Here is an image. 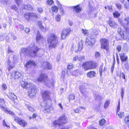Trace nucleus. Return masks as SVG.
Instances as JSON below:
<instances>
[{
	"label": "nucleus",
	"instance_id": "nucleus-1",
	"mask_svg": "<svg viewBox=\"0 0 129 129\" xmlns=\"http://www.w3.org/2000/svg\"><path fill=\"white\" fill-rule=\"evenodd\" d=\"M47 41L50 49L55 48L58 44L57 37L54 33L50 34L47 38Z\"/></svg>",
	"mask_w": 129,
	"mask_h": 129
},
{
	"label": "nucleus",
	"instance_id": "nucleus-2",
	"mask_svg": "<svg viewBox=\"0 0 129 129\" xmlns=\"http://www.w3.org/2000/svg\"><path fill=\"white\" fill-rule=\"evenodd\" d=\"M37 80L39 82L43 83L47 87L49 88H53L54 86V81L51 79L49 80L47 76L45 74L41 73L39 77L37 79Z\"/></svg>",
	"mask_w": 129,
	"mask_h": 129
},
{
	"label": "nucleus",
	"instance_id": "nucleus-3",
	"mask_svg": "<svg viewBox=\"0 0 129 129\" xmlns=\"http://www.w3.org/2000/svg\"><path fill=\"white\" fill-rule=\"evenodd\" d=\"M39 49L36 46L34 45L30 48H22L20 54H21L22 53H23L25 55H28L32 57H34L36 56L37 52Z\"/></svg>",
	"mask_w": 129,
	"mask_h": 129
},
{
	"label": "nucleus",
	"instance_id": "nucleus-4",
	"mask_svg": "<svg viewBox=\"0 0 129 129\" xmlns=\"http://www.w3.org/2000/svg\"><path fill=\"white\" fill-rule=\"evenodd\" d=\"M67 122V117L65 115L60 117L58 119L56 120L53 122L52 126L56 127L57 126H59L60 129H68V127L62 125L63 124L66 123Z\"/></svg>",
	"mask_w": 129,
	"mask_h": 129
},
{
	"label": "nucleus",
	"instance_id": "nucleus-5",
	"mask_svg": "<svg viewBox=\"0 0 129 129\" xmlns=\"http://www.w3.org/2000/svg\"><path fill=\"white\" fill-rule=\"evenodd\" d=\"M21 85L23 88L26 89L30 88L28 92L29 96L31 98H33L36 95V90L33 84L31 83L29 84L24 81H22L21 82Z\"/></svg>",
	"mask_w": 129,
	"mask_h": 129
},
{
	"label": "nucleus",
	"instance_id": "nucleus-6",
	"mask_svg": "<svg viewBox=\"0 0 129 129\" xmlns=\"http://www.w3.org/2000/svg\"><path fill=\"white\" fill-rule=\"evenodd\" d=\"M98 33L96 30H93L91 34V36L88 37L86 38L85 42L86 44L89 46H92L94 45L95 42V38L96 37Z\"/></svg>",
	"mask_w": 129,
	"mask_h": 129
},
{
	"label": "nucleus",
	"instance_id": "nucleus-7",
	"mask_svg": "<svg viewBox=\"0 0 129 129\" xmlns=\"http://www.w3.org/2000/svg\"><path fill=\"white\" fill-rule=\"evenodd\" d=\"M96 63L92 61H88L82 64V67L86 70L94 68L96 67Z\"/></svg>",
	"mask_w": 129,
	"mask_h": 129
},
{
	"label": "nucleus",
	"instance_id": "nucleus-8",
	"mask_svg": "<svg viewBox=\"0 0 129 129\" xmlns=\"http://www.w3.org/2000/svg\"><path fill=\"white\" fill-rule=\"evenodd\" d=\"M41 106L43 109V111L45 113H50L53 110V108L51 107V105L46 102L42 103Z\"/></svg>",
	"mask_w": 129,
	"mask_h": 129
},
{
	"label": "nucleus",
	"instance_id": "nucleus-9",
	"mask_svg": "<svg viewBox=\"0 0 129 129\" xmlns=\"http://www.w3.org/2000/svg\"><path fill=\"white\" fill-rule=\"evenodd\" d=\"M0 107L1 109L6 113L10 114L12 115H14V113L12 111H11L9 110L7 108L4 106L5 105V103L4 100L2 98L0 99Z\"/></svg>",
	"mask_w": 129,
	"mask_h": 129
},
{
	"label": "nucleus",
	"instance_id": "nucleus-10",
	"mask_svg": "<svg viewBox=\"0 0 129 129\" xmlns=\"http://www.w3.org/2000/svg\"><path fill=\"white\" fill-rule=\"evenodd\" d=\"M101 48L105 49L107 52L109 50V46L108 40L105 39L101 40Z\"/></svg>",
	"mask_w": 129,
	"mask_h": 129
},
{
	"label": "nucleus",
	"instance_id": "nucleus-11",
	"mask_svg": "<svg viewBox=\"0 0 129 129\" xmlns=\"http://www.w3.org/2000/svg\"><path fill=\"white\" fill-rule=\"evenodd\" d=\"M12 115L14 118V120L16 122L18 123L21 126L24 127L27 124V122L25 121L22 120L21 119L17 116H15V114Z\"/></svg>",
	"mask_w": 129,
	"mask_h": 129
},
{
	"label": "nucleus",
	"instance_id": "nucleus-12",
	"mask_svg": "<svg viewBox=\"0 0 129 129\" xmlns=\"http://www.w3.org/2000/svg\"><path fill=\"white\" fill-rule=\"evenodd\" d=\"M79 89L80 93L86 99L88 98L87 91L86 90V88L84 85H82L79 86Z\"/></svg>",
	"mask_w": 129,
	"mask_h": 129
},
{
	"label": "nucleus",
	"instance_id": "nucleus-13",
	"mask_svg": "<svg viewBox=\"0 0 129 129\" xmlns=\"http://www.w3.org/2000/svg\"><path fill=\"white\" fill-rule=\"evenodd\" d=\"M24 15L27 20H29L31 17L37 19L39 18L38 16L36 14L33 13H26L24 14Z\"/></svg>",
	"mask_w": 129,
	"mask_h": 129
},
{
	"label": "nucleus",
	"instance_id": "nucleus-14",
	"mask_svg": "<svg viewBox=\"0 0 129 129\" xmlns=\"http://www.w3.org/2000/svg\"><path fill=\"white\" fill-rule=\"evenodd\" d=\"M71 29L70 28L63 29L61 34V38L62 39H65L66 37L70 34Z\"/></svg>",
	"mask_w": 129,
	"mask_h": 129
},
{
	"label": "nucleus",
	"instance_id": "nucleus-15",
	"mask_svg": "<svg viewBox=\"0 0 129 129\" xmlns=\"http://www.w3.org/2000/svg\"><path fill=\"white\" fill-rule=\"evenodd\" d=\"M7 64L8 70L10 71L15 67V65L14 63L11 62L10 60V58H9L6 62Z\"/></svg>",
	"mask_w": 129,
	"mask_h": 129
},
{
	"label": "nucleus",
	"instance_id": "nucleus-16",
	"mask_svg": "<svg viewBox=\"0 0 129 129\" xmlns=\"http://www.w3.org/2000/svg\"><path fill=\"white\" fill-rule=\"evenodd\" d=\"M50 92L48 91H44L42 93V97L44 101L47 100L49 99V95Z\"/></svg>",
	"mask_w": 129,
	"mask_h": 129
},
{
	"label": "nucleus",
	"instance_id": "nucleus-17",
	"mask_svg": "<svg viewBox=\"0 0 129 129\" xmlns=\"http://www.w3.org/2000/svg\"><path fill=\"white\" fill-rule=\"evenodd\" d=\"M23 73L21 72L15 71L12 73V76L14 75L15 79L22 78L23 77Z\"/></svg>",
	"mask_w": 129,
	"mask_h": 129
},
{
	"label": "nucleus",
	"instance_id": "nucleus-18",
	"mask_svg": "<svg viewBox=\"0 0 129 129\" xmlns=\"http://www.w3.org/2000/svg\"><path fill=\"white\" fill-rule=\"evenodd\" d=\"M42 23V22L41 21H38L37 22L38 25L41 30L43 32H46L48 30V28L47 27H44Z\"/></svg>",
	"mask_w": 129,
	"mask_h": 129
},
{
	"label": "nucleus",
	"instance_id": "nucleus-19",
	"mask_svg": "<svg viewBox=\"0 0 129 129\" xmlns=\"http://www.w3.org/2000/svg\"><path fill=\"white\" fill-rule=\"evenodd\" d=\"M42 67L44 69L47 70H50L52 68V65L47 61L45 62L42 65Z\"/></svg>",
	"mask_w": 129,
	"mask_h": 129
},
{
	"label": "nucleus",
	"instance_id": "nucleus-20",
	"mask_svg": "<svg viewBox=\"0 0 129 129\" xmlns=\"http://www.w3.org/2000/svg\"><path fill=\"white\" fill-rule=\"evenodd\" d=\"M35 65L36 64L34 61L30 60L27 62L25 65V67L26 68V70H27L28 68H29L32 66H35Z\"/></svg>",
	"mask_w": 129,
	"mask_h": 129
},
{
	"label": "nucleus",
	"instance_id": "nucleus-21",
	"mask_svg": "<svg viewBox=\"0 0 129 129\" xmlns=\"http://www.w3.org/2000/svg\"><path fill=\"white\" fill-rule=\"evenodd\" d=\"M103 64H102L100 66L99 69V73L101 77L102 76V73H104L106 70L105 67H103Z\"/></svg>",
	"mask_w": 129,
	"mask_h": 129
},
{
	"label": "nucleus",
	"instance_id": "nucleus-22",
	"mask_svg": "<svg viewBox=\"0 0 129 129\" xmlns=\"http://www.w3.org/2000/svg\"><path fill=\"white\" fill-rule=\"evenodd\" d=\"M36 38L37 42L38 43H40V41H42L43 39V37L41 36L39 31H37Z\"/></svg>",
	"mask_w": 129,
	"mask_h": 129
},
{
	"label": "nucleus",
	"instance_id": "nucleus-23",
	"mask_svg": "<svg viewBox=\"0 0 129 129\" xmlns=\"http://www.w3.org/2000/svg\"><path fill=\"white\" fill-rule=\"evenodd\" d=\"M108 23L110 26L112 27L116 28L118 25L116 22L111 20H109L108 21Z\"/></svg>",
	"mask_w": 129,
	"mask_h": 129
},
{
	"label": "nucleus",
	"instance_id": "nucleus-24",
	"mask_svg": "<svg viewBox=\"0 0 129 129\" xmlns=\"http://www.w3.org/2000/svg\"><path fill=\"white\" fill-rule=\"evenodd\" d=\"M58 8L55 6H53L51 9H49V11L51 13L57 12L58 10Z\"/></svg>",
	"mask_w": 129,
	"mask_h": 129
},
{
	"label": "nucleus",
	"instance_id": "nucleus-25",
	"mask_svg": "<svg viewBox=\"0 0 129 129\" xmlns=\"http://www.w3.org/2000/svg\"><path fill=\"white\" fill-rule=\"evenodd\" d=\"M120 59L122 62L125 61L127 59V57L126 56L125 54H121L120 55Z\"/></svg>",
	"mask_w": 129,
	"mask_h": 129
},
{
	"label": "nucleus",
	"instance_id": "nucleus-26",
	"mask_svg": "<svg viewBox=\"0 0 129 129\" xmlns=\"http://www.w3.org/2000/svg\"><path fill=\"white\" fill-rule=\"evenodd\" d=\"M95 73L93 71H90L87 74V77L89 78L94 77L95 76Z\"/></svg>",
	"mask_w": 129,
	"mask_h": 129
},
{
	"label": "nucleus",
	"instance_id": "nucleus-27",
	"mask_svg": "<svg viewBox=\"0 0 129 129\" xmlns=\"http://www.w3.org/2000/svg\"><path fill=\"white\" fill-rule=\"evenodd\" d=\"M116 74L117 76L120 78H122L124 79L125 81H126L125 75L124 73L120 72L119 73L117 72Z\"/></svg>",
	"mask_w": 129,
	"mask_h": 129
},
{
	"label": "nucleus",
	"instance_id": "nucleus-28",
	"mask_svg": "<svg viewBox=\"0 0 129 129\" xmlns=\"http://www.w3.org/2000/svg\"><path fill=\"white\" fill-rule=\"evenodd\" d=\"M9 94L8 97L11 100H13L16 99L17 96L14 93L10 92H9Z\"/></svg>",
	"mask_w": 129,
	"mask_h": 129
},
{
	"label": "nucleus",
	"instance_id": "nucleus-29",
	"mask_svg": "<svg viewBox=\"0 0 129 129\" xmlns=\"http://www.w3.org/2000/svg\"><path fill=\"white\" fill-rule=\"evenodd\" d=\"M74 11H75L77 13H78L80 12L81 9L80 7H79V5H77L73 7Z\"/></svg>",
	"mask_w": 129,
	"mask_h": 129
},
{
	"label": "nucleus",
	"instance_id": "nucleus-30",
	"mask_svg": "<svg viewBox=\"0 0 129 129\" xmlns=\"http://www.w3.org/2000/svg\"><path fill=\"white\" fill-rule=\"evenodd\" d=\"M73 67V65L72 64H70L68 65L67 67V68L68 70L67 71V74H68V76H70L71 72L70 69H72Z\"/></svg>",
	"mask_w": 129,
	"mask_h": 129
},
{
	"label": "nucleus",
	"instance_id": "nucleus-31",
	"mask_svg": "<svg viewBox=\"0 0 129 129\" xmlns=\"http://www.w3.org/2000/svg\"><path fill=\"white\" fill-rule=\"evenodd\" d=\"M56 4L60 8L61 13L63 14L64 12L63 9L62 8V5L59 2L58 0L56 1Z\"/></svg>",
	"mask_w": 129,
	"mask_h": 129
},
{
	"label": "nucleus",
	"instance_id": "nucleus-32",
	"mask_svg": "<svg viewBox=\"0 0 129 129\" xmlns=\"http://www.w3.org/2000/svg\"><path fill=\"white\" fill-rule=\"evenodd\" d=\"M24 8L29 10H33V8L29 5H24Z\"/></svg>",
	"mask_w": 129,
	"mask_h": 129
},
{
	"label": "nucleus",
	"instance_id": "nucleus-33",
	"mask_svg": "<svg viewBox=\"0 0 129 129\" xmlns=\"http://www.w3.org/2000/svg\"><path fill=\"white\" fill-rule=\"evenodd\" d=\"M93 95L95 100H101V97L96 92L93 93Z\"/></svg>",
	"mask_w": 129,
	"mask_h": 129
},
{
	"label": "nucleus",
	"instance_id": "nucleus-34",
	"mask_svg": "<svg viewBox=\"0 0 129 129\" xmlns=\"http://www.w3.org/2000/svg\"><path fill=\"white\" fill-rule=\"evenodd\" d=\"M83 44L81 42H80L79 43V45L78 46V50H76L75 51V52L77 53L78 52V51H81L83 47Z\"/></svg>",
	"mask_w": 129,
	"mask_h": 129
},
{
	"label": "nucleus",
	"instance_id": "nucleus-35",
	"mask_svg": "<svg viewBox=\"0 0 129 129\" xmlns=\"http://www.w3.org/2000/svg\"><path fill=\"white\" fill-rule=\"evenodd\" d=\"M71 73L70 75L71 74L73 76H76L78 74L79 71L78 70H76L73 71L72 72H71Z\"/></svg>",
	"mask_w": 129,
	"mask_h": 129
},
{
	"label": "nucleus",
	"instance_id": "nucleus-36",
	"mask_svg": "<svg viewBox=\"0 0 129 129\" xmlns=\"http://www.w3.org/2000/svg\"><path fill=\"white\" fill-rule=\"evenodd\" d=\"M118 115L119 118H120L123 117L124 116V113L123 112H121L119 113L118 112L117 114H116Z\"/></svg>",
	"mask_w": 129,
	"mask_h": 129
},
{
	"label": "nucleus",
	"instance_id": "nucleus-37",
	"mask_svg": "<svg viewBox=\"0 0 129 129\" xmlns=\"http://www.w3.org/2000/svg\"><path fill=\"white\" fill-rule=\"evenodd\" d=\"M125 123L128 126L129 125V116L125 117L124 119Z\"/></svg>",
	"mask_w": 129,
	"mask_h": 129
},
{
	"label": "nucleus",
	"instance_id": "nucleus-38",
	"mask_svg": "<svg viewBox=\"0 0 129 129\" xmlns=\"http://www.w3.org/2000/svg\"><path fill=\"white\" fill-rule=\"evenodd\" d=\"M27 107L29 111L31 112H33L35 111V110L32 106L29 105H27Z\"/></svg>",
	"mask_w": 129,
	"mask_h": 129
},
{
	"label": "nucleus",
	"instance_id": "nucleus-39",
	"mask_svg": "<svg viewBox=\"0 0 129 129\" xmlns=\"http://www.w3.org/2000/svg\"><path fill=\"white\" fill-rule=\"evenodd\" d=\"M110 102L109 100L105 102L104 106V108L105 109H106L107 108L110 104Z\"/></svg>",
	"mask_w": 129,
	"mask_h": 129
},
{
	"label": "nucleus",
	"instance_id": "nucleus-40",
	"mask_svg": "<svg viewBox=\"0 0 129 129\" xmlns=\"http://www.w3.org/2000/svg\"><path fill=\"white\" fill-rule=\"evenodd\" d=\"M6 35L5 33L1 34L0 35V40L1 41H3L6 38Z\"/></svg>",
	"mask_w": 129,
	"mask_h": 129
},
{
	"label": "nucleus",
	"instance_id": "nucleus-41",
	"mask_svg": "<svg viewBox=\"0 0 129 129\" xmlns=\"http://www.w3.org/2000/svg\"><path fill=\"white\" fill-rule=\"evenodd\" d=\"M113 15L115 18H118L120 15V14L118 12L116 11L113 13Z\"/></svg>",
	"mask_w": 129,
	"mask_h": 129
},
{
	"label": "nucleus",
	"instance_id": "nucleus-42",
	"mask_svg": "<svg viewBox=\"0 0 129 129\" xmlns=\"http://www.w3.org/2000/svg\"><path fill=\"white\" fill-rule=\"evenodd\" d=\"M11 8L12 10H14L16 12H18V8L15 5H12L11 6Z\"/></svg>",
	"mask_w": 129,
	"mask_h": 129
},
{
	"label": "nucleus",
	"instance_id": "nucleus-43",
	"mask_svg": "<svg viewBox=\"0 0 129 129\" xmlns=\"http://www.w3.org/2000/svg\"><path fill=\"white\" fill-rule=\"evenodd\" d=\"M106 121L105 119H102L99 121V124L100 126H103L105 123Z\"/></svg>",
	"mask_w": 129,
	"mask_h": 129
},
{
	"label": "nucleus",
	"instance_id": "nucleus-44",
	"mask_svg": "<svg viewBox=\"0 0 129 129\" xmlns=\"http://www.w3.org/2000/svg\"><path fill=\"white\" fill-rule=\"evenodd\" d=\"M120 101L119 100L118 101V103L117 106V107L116 110V114L118 113V112L120 111Z\"/></svg>",
	"mask_w": 129,
	"mask_h": 129
},
{
	"label": "nucleus",
	"instance_id": "nucleus-45",
	"mask_svg": "<svg viewBox=\"0 0 129 129\" xmlns=\"http://www.w3.org/2000/svg\"><path fill=\"white\" fill-rule=\"evenodd\" d=\"M75 95L73 94H71L69 95V99L70 100V99L73 100L75 99Z\"/></svg>",
	"mask_w": 129,
	"mask_h": 129
},
{
	"label": "nucleus",
	"instance_id": "nucleus-46",
	"mask_svg": "<svg viewBox=\"0 0 129 129\" xmlns=\"http://www.w3.org/2000/svg\"><path fill=\"white\" fill-rule=\"evenodd\" d=\"M124 21H125V24L126 25H128L129 22V18L126 17L124 19Z\"/></svg>",
	"mask_w": 129,
	"mask_h": 129
},
{
	"label": "nucleus",
	"instance_id": "nucleus-47",
	"mask_svg": "<svg viewBox=\"0 0 129 129\" xmlns=\"http://www.w3.org/2000/svg\"><path fill=\"white\" fill-rule=\"evenodd\" d=\"M124 88L123 87L122 88L121 90V95L122 99H123V98L124 93Z\"/></svg>",
	"mask_w": 129,
	"mask_h": 129
},
{
	"label": "nucleus",
	"instance_id": "nucleus-48",
	"mask_svg": "<svg viewBox=\"0 0 129 129\" xmlns=\"http://www.w3.org/2000/svg\"><path fill=\"white\" fill-rule=\"evenodd\" d=\"M85 59V58L84 56H82L78 57V60L79 61H82L84 60Z\"/></svg>",
	"mask_w": 129,
	"mask_h": 129
},
{
	"label": "nucleus",
	"instance_id": "nucleus-49",
	"mask_svg": "<svg viewBox=\"0 0 129 129\" xmlns=\"http://www.w3.org/2000/svg\"><path fill=\"white\" fill-rule=\"evenodd\" d=\"M61 16L59 15H58L55 17L56 20L57 21H59L60 20Z\"/></svg>",
	"mask_w": 129,
	"mask_h": 129
},
{
	"label": "nucleus",
	"instance_id": "nucleus-50",
	"mask_svg": "<svg viewBox=\"0 0 129 129\" xmlns=\"http://www.w3.org/2000/svg\"><path fill=\"white\" fill-rule=\"evenodd\" d=\"M46 3L48 5H51L53 3V1L52 0H47Z\"/></svg>",
	"mask_w": 129,
	"mask_h": 129
},
{
	"label": "nucleus",
	"instance_id": "nucleus-51",
	"mask_svg": "<svg viewBox=\"0 0 129 129\" xmlns=\"http://www.w3.org/2000/svg\"><path fill=\"white\" fill-rule=\"evenodd\" d=\"M2 87L3 90H5L7 89V87L6 84L4 83L2 85Z\"/></svg>",
	"mask_w": 129,
	"mask_h": 129
},
{
	"label": "nucleus",
	"instance_id": "nucleus-52",
	"mask_svg": "<svg viewBox=\"0 0 129 129\" xmlns=\"http://www.w3.org/2000/svg\"><path fill=\"white\" fill-rule=\"evenodd\" d=\"M0 1L2 4L7 5V0H0Z\"/></svg>",
	"mask_w": 129,
	"mask_h": 129
},
{
	"label": "nucleus",
	"instance_id": "nucleus-53",
	"mask_svg": "<svg viewBox=\"0 0 129 129\" xmlns=\"http://www.w3.org/2000/svg\"><path fill=\"white\" fill-rule=\"evenodd\" d=\"M66 74L65 72L64 71H63L61 73V78L63 79L64 78L65 75Z\"/></svg>",
	"mask_w": 129,
	"mask_h": 129
},
{
	"label": "nucleus",
	"instance_id": "nucleus-54",
	"mask_svg": "<svg viewBox=\"0 0 129 129\" xmlns=\"http://www.w3.org/2000/svg\"><path fill=\"white\" fill-rule=\"evenodd\" d=\"M16 2V3L18 5H19L22 2V0H14Z\"/></svg>",
	"mask_w": 129,
	"mask_h": 129
},
{
	"label": "nucleus",
	"instance_id": "nucleus-55",
	"mask_svg": "<svg viewBox=\"0 0 129 129\" xmlns=\"http://www.w3.org/2000/svg\"><path fill=\"white\" fill-rule=\"evenodd\" d=\"M37 10L40 13H41L43 11V9L41 7H39L37 8Z\"/></svg>",
	"mask_w": 129,
	"mask_h": 129
},
{
	"label": "nucleus",
	"instance_id": "nucleus-56",
	"mask_svg": "<svg viewBox=\"0 0 129 129\" xmlns=\"http://www.w3.org/2000/svg\"><path fill=\"white\" fill-rule=\"evenodd\" d=\"M82 33L84 35H86L88 33V31L86 30L82 29Z\"/></svg>",
	"mask_w": 129,
	"mask_h": 129
},
{
	"label": "nucleus",
	"instance_id": "nucleus-57",
	"mask_svg": "<svg viewBox=\"0 0 129 129\" xmlns=\"http://www.w3.org/2000/svg\"><path fill=\"white\" fill-rule=\"evenodd\" d=\"M117 7L119 10H120L121 9V5L119 4H116Z\"/></svg>",
	"mask_w": 129,
	"mask_h": 129
},
{
	"label": "nucleus",
	"instance_id": "nucleus-58",
	"mask_svg": "<svg viewBox=\"0 0 129 129\" xmlns=\"http://www.w3.org/2000/svg\"><path fill=\"white\" fill-rule=\"evenodd\" d=\"M117 50L118 51V52H120L121 49V47L120 46H117Z\"/></svg>",
	"mask_w": 129,
	"mask_h": 129
},
{
	"label": "nucleus",
	"instance_id": "nucleus-59",
	"mask_svg": "<svg viewBox=\"0 0 129 129\" xmlns=\"http://www.w3.org/2000/svg\"><path fill=\"white\" fill-rule=\"evenodd\" d=\"M74 111L76 113H78L80 111V110L79 108H77L76 109H74Z\"/></svg>",
	"mask_w": 129,
	"mask_h": 129
},
{
	"label": "nucleus",
	"instance_id": "nucleus-60",
	"mask_svg": "<svg viewBox=\"0 0 129 129\" xmlns=\"http://www.w3.org/2000/svg\"><path fill=\"white\" fill-rule=\"evenodd\" d=\"M100 55V53L97 51L95 52V56L96 57H99Z\"/></svg>",
	"mask_w": 129,
	"mask_h": 129
},
{
	"label": "nucleus",
	"instance_id": "nucleus-61",
	"mask_svg": "<svg viewBox=\"0 0 129 129\" xmlns=\"http://www.w3.org/2000/svg\"><path fill=\"white\" fill-rule=\"evenodd\" d=\"M25 31L26 33H28L30 31V29L28 28H26L25 29Z\"/></svg>",
	"mask_w": 129,
	"mask_h": 129
},
{
	"label": "nucleus",
	"instance_id": "nucleus-62",
	"mask_svg": "<svg viewBox=\"0 0 129 129\" xmlns=\"http://www.w3.org/2000/svg\"><path fill=\"white\" fill-rule=\"evenodd\" d=\"M3 125L4 126H6L7 127H9V126H8L6 124V123L5 121V120H3Z\"/></svg>",
	"mask_w": 129,
	"mask_h": 129
},
{
	"label": "nucleus",
	"instance_id": "nucleus-63",
	"mask_svg": "<svg viewBox=\"0 0 129 129\" xmlns=\"http://www.w3.org/2000/svg\"><path fill=\"white\" fill-rule=\"evenodd\" d=\"M8 53H13V51L12 50L10 47H9L8 49Z\"/></svg>",
	"mask_w": 129,
	"mask_h": 129
},
{
	"label": "nucleus",
	"instance_id": "nucleus-64",
	"mask_svg": "<svg viewBox=\"0 0 129 129\" xmlns=\"http://www.w3.org/2000/svg\"><path fill=\"white\" fill-rule=\"evenodd\" d=\"M124 7L126 9H128L129 7V6L127 3H125L124 5Z\"/></svg>",
	"mask_w": 129,
	"mask_h": 129
}]
</instances>
